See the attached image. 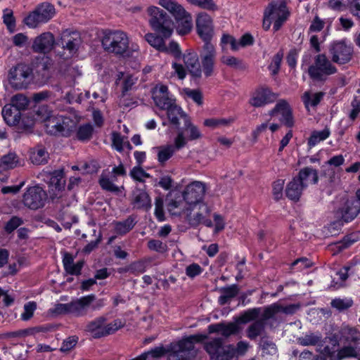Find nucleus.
Here are the masks:
<instances>
[{
    "label": "nucleus",
    "mask_w": 360,
    "mask_h": 360,
    "mask_svg": "<svg viewBox=\"0 0 360 360\" xmlns=\"http://www.w3.org/2000/svg\"><path fill=\"white\" fill-rule=\"evenodd\" d=\"M181 185H184L185 187L181 194L177 191V186L167 194L166 201L168 212L172 215L186 214L188 216L191 211L198 205L202 211L209 214L210 209L203 202L207 190L206 184L200 181L186 183L185 179H182Z\"/></svg>",
    "instance_id": "1"
},
{
    "label": "nucleus",
    "mask_w": 360,
    "mask_h": 360,
    "mask_svg": "<svg viewBox=\"0 0 360 360\" xmlns=\"http://www.w3.org/2000/svg\"><path fill=\"white\" fill-rule=\"evenodd\" d=\"M101 42L103 49L110 53L126 59L135 58L138 62L133 68L139 67L141 59L139 46L130 41L128 34L120 30H105L102 32Z\"/></svg>",
    "instance_id": "2"
},
{
    "label": "nucleus",
    "mask_w": 360,
    "mask_h": 360,
    "mask_svg": "<svg viewBox=\"0 0 360 360\" xmlns=\"http://www.w3.org/2000/svg\"><path fill=\"white\" fill-rule=\"evenodd\" d=\"M205 335H194L174 342L166 349L162 346L155 347L150 351L143 353L146 360L157 359L165 354L168 360H188L193 353L194 343L203 340Z\"/></svg>",
    "instance_id": "3"
},
{
    "label": "nucleus",
    "mask_w": 360,
    "mask_h": 360,
    "mask_svg": "<svg viewBox=\"0 0 360 360\" xmlns=\"http://www.w3.org/2000/svg\"><path fill=\"white\" fill-rule=\"evenodd\" d=\"M36 121L44 122L47 133L53 135L70 136L75 130L77 120L64 114L56 115L51 112L47 106H40L36 112Z\"/></svg>",
    "instance_id": "4"
},
{
    "label": "nucleus",
    "mask_w": 360,
    "mask_h": 360,
    "mask_svg": "<svg viewBox=\"0 0 360 360\" xmlns=\"http://www.w3.org/2000/svg\"><path fill=\"white\" fill-rule=\"evenodd\" d=\"M250 348L246 341H240L236 346H222L220 338L214 339L205 345V349L213 360H230L234 356L245 355Z\"/></svg>",
    "instance_id": "5"
},
{
    "label": "nucleus",
    "mask_w": 360,
    "mask_h": 360,
    "mask_svg": "<svg viewBox=\"0 0 360 360\" xmlns=\"http://www.w3.org/2000/svg\"><path fill=\"white\" fill-rule=\"evenodd\" d=\"M157 4L174 18L178 34L184 36L191 32L193 29L191 14L176 0H158Z\"/></svg>",
    "instance_id": "6"
},
{
    "label": "nucleus",
    "mask_w": 360,
    "mask_h": 360,
    "mask_svg": "<svg viewBox=\"0 0 360 360\" xmlns=\"http://www.w3.org/2000/svg\"><path fill=\"white\" fill-rule=\"evenodd\" d=\"M146 12L151 28L165 38L170 37L174 32V21L171 16L156 6H148Z\"/></svg>",
    "instance_id": "7"
},
{
    "label": "nucleus",
    "mask_w": 360,
    "mask_h": 360,
    "mask_svg": "<svg viewBox=\"0 0 360 360\" xmlns=\"http://www.w3.org/2000/svg\"><path fill=\"white\" fill-rule=\"evenodd\" d=\"M289 11L283 0L273 1L269 4L264 13L263 28L268 30L274 22V31L278 30L288 19Z\"/></svg>",
    "instance_id": "8"
},
{
    "label": "nucleus",
    "mask_w": 360,
    "mask_h": 360,
    "mask_svg": "<svg viewBox=\"0 0 360 360\" xmlns=\"http://www.w3.org/2000/svg\"><path fill=\"white\" fill-rule=\"evenodd\" d=\"M310 78L316 82H324L336 73L337 68L325 54H318L314 57L313 63L307 68Z\"/></svg>",
    "instance_id": "9"
},
{
    "label": "nucleus",
    "mask_w": 360,
    "mask_h": 360,
    "mask_svg": "<svg viewBox=\"0 0 360 360\" xmlns=\"http://www.w3.org/2000/svg\"><path fill=\"white\" fill-rule=\"evenodd\" d=\"M56 13L54 6L49 2H44L25 18V24L30 28L37 27L40 23L50 20Z\"/></svg>",
    "instance_id": "10"
},
{
    "label": "nucleus",
    "mask_w": 360,
    "mask_h": 360,
    "mask_svg": "<svg viewBox=\"0 0 360 360\" xmlns=\"http://www.w3.org/2000/svg\"><path fill=\"white\" fill-rule=\"evenodd\" d=\"M8 79L13 88L25 89L32 80V70L26 65L18 64L10 70Z\"/></svg>",
    "instance_id": "11"
},
{
    "label": "nucleus",
    "mask_w": 360,
    "mask_h": 360,
    "mask_svg": "<svg viewBox=\"0 0 360 360\" xmlns=\"http://www.w3.org/2000/svg\"><path fill=\"white\" fill-rule=\"evenodd\" d=\"M173 142V145L167 144L153 148V150L157 154L158 161L160 164L164 165L172 157L176 150H180L186 145V139L185 138L184 131L182 129L178 131Z\"/></svg>",
    "instance_id": "12"
},
{
    "label": "nucleus",
    "mask_w": 360,
    "mask_h": 360,
    "mask_svg": "<svg viewBox=\"0 0 360 360\" xmlns=\"http://www.w3.org/2000/svg\"><path fill=\"white\" fill-rule=\"evenodd\" d=\"M94 300L95 296L89 295L71 301L69 302L70 314L75 316H82L86 314L90 307L92 309L96 310L104 306L103 300H99L96 304H92Z\"/></svg>",
    "instance_id": "13"
},
{
    "label": "nucleus",
    "mask_w": 360,
    "mask_h": 360,
    "mask_svg": "<svg viewBox=\"0 0 360 360\" xmlns=\"http://www.w3.org/2000/svg\"><path fill=\"white\" fill-rule=\"evenodd\" d=\"M126 175V170L124 165L120 163L119 165L115 166L111 172L104 171L99 180L101 188L105 191L118 193L123 189V186L119 187L115 185L118 176H124Z\"/></svg>",
    "instance_id": "14"
},
{
    "label": "nucleus",
    "mask_w": 360,
    "mask_h": 360,
    "mask_svg": "<svg viewBox=\"0 0 360 360\" xmlns=\"http://www.w3.org/2000/svg\"><path fill=\"white\" fill-rule=\"evenodd\" d=\"M264 314V309L262 311L260 308H255L246 311L241 317L243 322H249L255 319H259V321L253 323L247 330V336L250 339H255L257 338L262 331L264 328V321L262 317Z\"/></svg>",
    "instance_id": "15"
},
{
    "label": "nucleus",
    "mask_w": 360,
    "mask_h": 360,
    "mask_svg": "<svg viewBox=\"0 0 360 360\" xmlns=\"http://www.w3.org/2000/svg\"><path fill=\"white\" fill-rule=\"evenodd\" d=\"M196 32L200 39L206 44H211L214 35V25L212 17L205 12L199 13L195 19Z\"/></svg>",
    "instance_id": "16"
},
{
    "label": "nucleus",
    "mask_w": 360,
    "mask_h": 360,
    "mask_svg": "<svg viewBox=\"0 0 360 360\" xmlns=\"http://www.w3.org/2000/svg\"><path fill=\"white\" fill-rule=\"evenodd\" d=\"M47 195L44 189L34 186L27 189L23 195L22 202L25 206L32 210H37L45 205Z\"/></svg>",
    "instance_id": "17"
},
{
    "label": "nucleus",
    "mask_w": 360,
    "mask_h": 360,
    "mask_svg": "<svg viewBox=\"0 0 360 360\" xmlns=\"http://www.w3.org/2000/svg\"><path fill=\"white\" fill-rule=\"evenodd\" d=\"M360 213V202L355 198H343L336 211L337 217L345 222L352 221Z\"/></svg>",
    "instance_id": "18"
},
{
    "label": "nucleus",
    "mask_w": 360,
    "mask_h": 360,
    "mask_svg": "<svg viewBox=\"0 0 360 360\" xmlns=\"http://www.w3.org/2000/svg\"><path fill=\"white\" fill-rule=\"evenodd\" d=\"M329 53L333 62L345 64L351 59L352 48L345 40L335 41L330 44Z\"/></svg>",
    "instance_id": "19"
},
{
    "label": "nucleus",
    "mask_w": 360,
    "mask_h": 360,
    "mask_svg": "<svg viewBox=\"0 0 360 360\" xmlns=\"http://www.w3.org/2000/svg\"><path fill=\"white\" fill-rule=\"evenodd\" d=\"M217 52L212 44H204L200 52V57L201 60L202 74L205 77H211L214 75L215 69Z\"/></svg>",
    "instance_id": "20"
},
{
    "label": "nucleus",
    "mask_w": 360,
    "mask_h": 360,
    "mask_svg": "<svg viewBox=\"0 0 360 360\" xmlns=\"http://www.w3.org/2000/svg\"><path fill=\"white\" fill-rule=\"evenodd\" d=\"M105 321L104 318L100 317L90 322L86 326V330L91 333L93 337L99 338L112 333L122 326L121 322L118 321L105 326Z\"/></svg>",
    "instance_id": "21"
},
{
    "label": "nucleus",
    "mask_w": 360,
    "mask_h": 360,
    "mask_svg": "<svg viewBox=\"0 0 360 360\" xmlns=\"http://www.w3.org/2000/svg\"><path fill=\"white\" fill-rule=\"evenodd\" d=\"M81 43V38L79 32H70L66 30L61 35V44L64 53L61 57L64 60L71 58L77 52Z\"/></svg>",
    "instance_id": "22"
},
{
    "label": "nucleus",
    "mask_w": 360,
    "mask_h": 360,
    "mask_svg": "<svg viewBox=\"0 0 360 360\" xmlns=\"http://www.w3.org/2000/svg\"><path fill=\"white\" fill-rule=\"evenodd\" d=\"M277 95L273 93L269 88L259 86L251 92L249 103L253 107L260 108L273 103Z\"/></svg>",
    "instance_id": "23"
},
{
    "label": "nucleus",
    "mask_w": 360,
    "mask_h": 360,
    "mask_svg": "<svg viewBox=\"0 0 360 360\" xmlns=\"http://www.w3.org/2000/svg\"><path fill=\"white\" fill-rule=\"evenodd\" d=\"M269 115L271 117H278L283 124L288 127H292L294 124L291 108L284 100H281L276 103L274 108L269 112Z\"/></svg>",
    "instance_id": "24"
},
{
    "label": "nucleus",
    "mask_w": 360,
    "mask_h": 360,
    "mask_svg": "<svg viewBox=\"0 0 360 360\" xmlns=\"http://www.w3.org/2000/svg\"><path fill=\"white\" fill-rule=\"evenodd\" d=\"M152 98L155 105L165 109L174 104V99L169 96L167 86L159 83L152 90Z\"/></svg>",
    "instance_id": "25"
},
{
    "label": "nucleus",
    "mask_w": 360,
    "mask_h": 360,
    "mask_svg": "<svg viewBox=\"0 0 360 360\" xmlns=\"http://www.w3.org/2000/svg\"><path fill=\"white\" fill-rule=\"evenodd\" d=\"M184 63L191 75L194 78H200L202 70L199 57L193 51H186L182 56Z\"/></svg>",
    "instance_id": "26"
},
{
    "label": "nucleus",
    "mask_w": 360,
    "mask_h": 360,
    "mask_svg": "<svg viewBox=\"0 0 360 360\" xmlns=\"http://www.w3.org/2000/svg\"><path fill=\"white\" fill-rule=\"evenodd\" d=\"M54 43L53 35L51 32H44L34 39L32 49L34 52L46 53L51 51Z\"/></svg>",
    "instance_id": "27"
},
{
    "label": "nucleus",
    "mask_w": 360,
    "mask_h": 360,
    "mask_svg": "<svg viewBox=\"0 0 360 360\" xmlns=\"http://www.w3.org/2000/svg\"><path fill=\"white\" fill-rule=\"evenodd\" d=\"M299 308L300 306L298 304H292L287 306H283L280 303L277 302L264 309V314L262 315V317L264 319H269L273 318L278 313L292 314H294Z\"/></svg>",
    "instance_id": "28"
},
{
    "label": "nucleus",
    "mask_w": 360,
    "mask_h": 360,
    "mask_svg": "<svg viewBox=\"0 0 360 360\" xmlns=\"http://www.w3.org/2000/svg\"><path fill=\"white\" fill-rule=\"evenodd\" d=\"M259 349L261 355L265 360H273L278 356L276 345L266 338L261 339Z\"/></svg>",
    "instance_id": "29"
},
{
    "label": "nucleus",
    "mask_w": 360,
    "mask_h": 360,
    "mask_svg": "<svg viewBox=\"0 0 360 360\" xmlns=\"http://www.w3.org/2000/svg\"><path fill=\"white\" fill-rule=\"evenodd\" d=\"M133 204L137 208L148 210L151 207V200L145 190L136 188L133 191Z\"/></svg>",
    "instance_id": "30"
},
{
    "label": "nucleus",
    "mask_w": 360,
    "mask_h": 360,
    "mask_svg": "<svg viewBox=\"0 0 360 360\" xmlns=\"http://www.w3.org/2000/svg\"><path fill=\"white\" fill-rule=\"evenodd\" d=\"M306 188L309 184H314L318 181V173L311 167H305L300 170L299 175L295 178Z\"/></svg>",
    "instance_id": "31"
},
{
    "label": "nucleus",
    "mask_w": 360,
    "mask_h": 360,
    "mask_svg": "<svg viewBox=\"0 0 360 360\" xmlns=\"http://www.w3.org/2000/svg\"><path fill=\"white\" fill-rule=\"evenodd\" d=\"M209 333H217L224 337H229L231 335L235 334L238 332V328L236 323H229L212 324L208 327Z\"/></svg>",
    "instance_id": "32"
},
{
    "label": "nucleus",
    "mask_w": 360,
    "mask_h": 360,
    "mask_svg": "<svg viewBox=\"0 0 360 360\" xmlns=\"http://www.w3.org/2000/svg\"><path fill=\"white\" fill-rule=\"evenodd\" d=\"M324 94L323 92H314L312 91H307L302 96V101L308 112L311 108L317 106L323 99Z\"/></svg>",
    "instance_id": "33"
},
{
    "label": "nucleus",
    "mask_w": 360,
    "mask_h": 360,
    "mask_svg": "<svg viewBox=\"0 0 360 360\" xmlns=\"http://www.w3.org/2000/svg\"><path fill=\"white\" fill-rule=\"evenodd\" d=\"M137 81V77L129 73L119 72L116 79V84L120 86L122 94L131 91Z\"/></svg>",
    "instance_id": "34"
},
{
    "label": "nucleus",
    "mask_w": 360,
    "mask_h": 360,
    "mask_svg": "<svg viewBox=\"0 0 360 360\" xmlns=\"http://www.w3.org/2000/svg\"><path fill=\"white\" fill-rule=\"evenodd\" d=\"M167 110V117L171 124L176 127H179V120L182 119L185 122V117H188L181 109V107L172 104L165 108Z\"/></svg>",
    "instance_id": "35"
},
{
    "label": "nucleus",
    "mask_w": 360,
    "mask_h": 360,
    "mask_svg": "<svg viewBox=\"0 0 360 360\" xmlns=\"http://www.w3.org/2000/svg\"><path fill=\"white\" fill-rule=\"evenodd\" d=\"M2 116L7 124L14 126L19 122L21 113L13 105L6 104L2 110Z\"/></svg>",
    "instance_id": "36"
},
{
    "label": "nucleus",
    "mask_w": 360,
    "mask_h": 360,
    "mask_svg": "<svg viewBox=\"0 0 360 360\" xmlns=\"http://www.w3.org/2000/svg\"><path fill=\"white\" fill-rule=\"evenodd\" d=\"M23 165L24 161L20 160L15 153H9L0 159V168L2 169H13Z\"/></svg>",
    "instance_id": "37"
},
{
    "label": "nucleus",
    "mask_w": 360,
    "mask_h": 360,
    "mask_svg": "<svg viewBox=\"0 0 360 360\" xmlns=\"http://www.w3.org/2000/svg\"><path fill=\"white\" fill-rule=\"evenodd\" d=\"M30 159L34 165L46 164L49 159V153L44 148L37 146L31 150Z\"/></svg>",
    "instance_id": "38"
},
{
    "label": "nucleus",
    "mask_w": 360,
    "mask_h": 360,
    "mask_svg": "<svg viewBox=\"0 0 360 360\" xmlns=\"http://www.w3.org/2000/svg\"><path fill=\"white\" fill-rule=\"evenodd\" d=\"M304 187L294 178L287 186L285 193L288 198L292 200H298Z\"/></svg>",
    "instance_id": "39"
},
{
    "label": "nucleus",
    "mask_w": 360,
    "mask_h": 360,
    "mask_svg": "<svg viewBox=\"0 0 360 360\" xmlns=\"http://www.w3.org/2000/svg\"><path fill=\"white\" fill-rule=\"evenodd\" d=\"M184 125V131L187 134V136H185V138L186 139V143L188 141L197 140L202 137L201 131L197 126L194 125L191 122L189 117H185V122Z\"/></svg>",
    "instance_id": "40"
},
{
    "label": "nucleus",
    "mask_w": 360,
    "mask_h": 360,
    "mask_svg": "<svg viewBox=\"0 0 360 360\" xmlns=\"http://www.w3.org/2000/svg\"><path fill=\"white\" fill-rule=\"evenodd\" d=\"M233 122V119L231 117H212L205 119L203 124L212 129H215L229 126Z\"/></svg>",
    "instance_id": "41"
},
{
    "label": "nucleus",
    "mask_w": 360,
    "mask_h": 360,
    "mask_svg": "<svg viewBox=\"0 0 360 360\" xmlns=\"http://www.w3.org/2000/svg\"><path fill=\"white\" fill-rule=\"evenodd\" d=\"M330 134L329 129L325 128L321 131H314L311 132L310 137L308 139V146L313 148L321 141L328 139Z\"/></svg>",
    "instance_id": "42"
},
{
    "label": "nucleus",
    "mask_w": 360,
    "mask_h": 360,
    "mask_svg": "<svg viewBox=\"0 0 360 360\" xmlns=\"http://www.w3.org/2000/svg\"><path fill=\"white\" fill-rule=\"evenodd\" d=\"M163 38L165 37L162 35L160 37L155 33H148L145 35L146 41L159 51L165 50V43Z\"/></svg>",
    "instance_id": "43"
},
{
    "label": "nucleus",
    "mask_w": 360,
    "mask_h": 360,
    "mask_svg": "<svg viewBox=\"0 0 360 360\" xmlns=\"http://www.w3.org/2000/svg\"><path fill=\"white\" fill-rule=\"evenodd\" d=\"M49 179V187L52 191H60L64 188L65 182L62 181V176L59 173L49 174L47 176Z\"/></svg>",
    "instance_id": "44"
},
{
    "label": "nucleus",
    "mask_w": 360,
    "mask_h": 360,
    "mask_svg": "<svg viewBox=\"0 0 360 360\" xmlns=\"http://www.w3.org/2000/svg\"><path fill=\"white\" fill-rule=\"evenodd\" d=\"M238 292V288L236 285H231L223 289V294L219 297V303L224 304L231 298L236 297Z\"/></svg>",
    "instance_id": "45"
},
{
    "label": "nucleus",
    "mask_w": 360,
    "mask_h": 360,
    "mask_svg": "<svg viewBox=\"0 0 360 360\" xmlns=\"http://www.w3.org/2000/svg\"><path fill=\"white\" fill-rule=\"evenodd\" d=\"M298 341L304 346L316 345L321 342V336L319 334L308 333L300 338Z\"/></svg>",
    "instance_id": "46"
},
{
    "label": "nucleus",
    "mask_w": 360,
    "mask_h": 360,
    "mask_svg": "<svg viewBox=\"0 0 360 360\" xmlns=\"http://www.w3.org/2000/svg\"><path fill=\"white\" fill-rule=\"evenodd\" d=\"M189 4L200 8L215 11L217 7L213 0H186Z\"/></svg>",
    "instance_id": "47"
},
{
    "label": "nucleus",
    "mask_w": 360,
    "mask_h": 360,
    "mask_svg": "<svg viewBox=\"0 0 360 360\" xmlns=\"http://www.w3.org/2000/svg\"><path fill=\"white\" fill-rule=\"evenodd\" d=\"M29 101L26 96L22 94H17L11 99V103L9 105H13V108L17 109L19 112L25 110L28 105Z\"/></svg>",
    "instance_id": "48"
},
{
    "label": "nucleus",
    "mask_w": 360,
    "mask_h": 360,
    "mask_svg": "<svg viewBox=\"0 0 360 360\" xmlns=\"http://www.w3.org/2000/svg\"><path fill=\"white\" fill-rule=\"evenodd\" d=\"M353 304V300L351 298H335L331 301L332 307L336 309L338 311H343L349 307Z\"/></svg>",
    "instance_id": "49"
},
{
    "label": "nucleus",
    "mask_w": 360,
    "mask_h": 360,
    "mask_svg": "<svg viewBox=\"0 0 360 360\" xmlns=\"http://www.w3.org/2000/svg\"><path fill=\"white\" fill-rule=\"evenodd\" d=\"M134 226V220L131 218H128L124 221L117 222L115 226V231L118 234H125L129 232Z\"/></svg>",
    "instance_id": "50"
},
{
    "label": "nucleus",
    "mask_w": 360,
    "mask_h": 360,
    "mask_svg": "<svg viewBox=\"0 0 360 360\" xmlns=\"http://www.w3.org/2000/svg\"><path fill=\"white\" fill-rule=\"evenodd\" d=\"M93 127L90 124L81 125L77 131V138L80 141L89 140L92 135Z\"/></svg>",
    "instance_id": "51"
},
{
    "label": "nucleus",
    "mask_w": 360,
    "mask_h": 360,
    "mask_svg": "<svg viewBox=\"0 0 360 360\" xmlns=\"http://www.w3.org/2000/svg\"><path fill=\"white\" fill-rule=\"evenodd\" d=\"M37 309V303L34 301H30L25 304L23 307V311L20 314V319L22 321L30 320L34 315Z\"/></svg>",
    "instance_id": "52"
},
{
    "label": "nucleus",
    "mask_w": 360,
    "mask_h": 360,
    "mask_svg": "<svg viewBox=\"0 0 360 360\" xmlns=\"http://www.w3.org/2000/svg\"><path fill=\"white\" fill-rule=\"evenodd\" d=\"M181 93L182 95L191 98L198 105H202V96L201 92L199 90L185 88L181 90Z\"/></svg>",
    "instance_id": "53"
},
{
    "label": "nucleus",
    "mask_w": 360,
    "mask_h": 360,
    "mask_svg": "<svg viewBox=\"0 0 360 360\" xmlns=\"http://www.w3.org/2000/svg\"><path fill=\"white\" fill-rule=\"evenodd\" d=\"M4 23L7 27L8 30L13 32L15 27V20L13 16V11L9 8L4 10L3 15Z\"/></svg>",
    "instance_id": "54"
},
{
    "label": "nucleus",
    "mask_w": 360,
    "mask_h": 360,
    "mask_svg": "<svg viewBox=\"0 0 360 360\" xmlns=\"http://www.w3.org/2000/svg\"><path fill=\"white\" fill-rule=\"evenodd\" d=\"M112 146L117 151H122L125 146L129 144L124 137L117 132L112 134Z\"/></svg>",
    "instance_id": "55"
},
{
    "label": "nucleus",
    "mask_w": 360,
    "mask_h": 360,
    "mask_svg": "<svg viewBox=\"0 0 360 360\" xmlns=\"http://www.w3.org/2000/svg\"><path fill=\"white\" fill-rule=\"evenodd\" d=\"M173 72L171 73V77L176 76L179 79H184L186 76V69L177 62H173L172 64Z\"/></svg>",
    "instance_id": "56"
},
{
    "label": "nucleus",
    "mask_w": 360,
    "mask_h": 360,
    "mask_svg": "<svg viewBox=\"0 0 360 360\" xmlns=\"http://www.w3.org/2000/svg\"><path fill=\"white\" fill-rule=\"evenodd\" d=\"M357 240V238L354 235L347 236L344 238L342 241H339L334 245V248L337 249L338 251H342V250L348 248L352 244Z\"/></svg>",
    "instance_id": "57"
},
{
    "label": "nucleus",
    "mask_w": 360,
    "mask_h": 360,
    "mask_svg": "<svg viewBox=\"0 0 360 360\" xmlns=\"http://www.w3.org/2000/svg\"><path fill=\"white\" fill-rule=\"evenodd\" d=\"M130 176L133 179L141 182L149 177V174L140 167H134L130 172Z\"/></svg>",
    "instance_id": "58"
},
{
    "label": "nucleus",
    "mask_w": 360,
    "mask_h": 360,
    "mask_svg": "<svg viewBox=\"0 0 360 360\" xmlns=\"http://www.w3.org/2000/svg\"><path fill=\"white\" fill-rule=\"evenodd\" d=\"M352 110L349 114V117L352 120L360 117V97L356 96L351 103Z\"/></svg>",
    "instance_id": "59"
},
{
    "label": "nucleus",
    "mask_w": 360,
    "mask_h": 360,
    "mask_svg": "<svg viewBox=\"0 0 360 360\" xmlns=\"http://www.w3.org/2000/svg\"><path fill=\"white\" fill-rule=\"evenodd\" d=\"M283 58L282 53H277L272 58L271 62L269 66V69L271 71L272 75H276L278 73L281 63Z\"/></svg>",
    "instance_id": "60"
},
{
    "label": "nucleus",
    "mask_w": 360,
    "mask_h": 360,
    "mask_svg": "<svg viewBox=\"0 0 360 360\" xmlns=\"http://www.w3.org/2000/svg\"><path fill=\"white\" fill-rule=\"evenodd\" d=\"M162 52L172 54L176 58H179L181 56L179 44L173 41L168 46L165 45V50H162Z\"/></svg>",
    "instance_id": "61"
},
{
    "label": "nucleus",
    "mask_w": 360,
    "mask_h": 360,
    "mask_svg": "<svg viewBox=\"0 0 360 360\" xmlns=\"http://www.w3.org/2000/svg\"><path fill=\"white\" fill-rule=\"evenodd\" d=\"M155 215L159 221H165V213L163 210V199L158 197L155 199Z\"/></svg>",
    "instance_id": "62"
},
{
    "label": "nucleus",
    "mask_w": 360,
    "mask_h": 360,
    "mask_svg": "<svg viewBox=\"0 0 360 360\" xmlns=\"http://www.w3.org/2000/svg\"><path fill=\"white\" fill-rule=\"evenodd\" d=\"M148 247L150 250L163 253L167 251V246L159 240H150L148 243Z\"/></svg>",
    "instance_id": "63"
},
{
    "label": "nucleus",
    "mask_w": 360,
    "mask_h": 360,
    "mask_svg": "<svg viewBox=\"0 0 360 360\" xmlns=\"http://www.w3.org/2000/svg\"><path fill=\"white\" fill-rule=\"evenodd\" d=\"M202 272V268L198 264L193 263L186 268V274L189 278H194Z\"/></svg>",
    "instance_id": "64"
}]
</instances>
